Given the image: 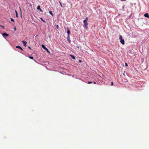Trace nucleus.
Returning a JSON list of instances; mask_svg holds the SVG:
<instances>
[{
    "instance_id": "a878e982",
    "label": "nucleus",
    "mask_w": 149,
    "mask_h": 149,
    "mask_svg": "<svg viewBox=\"0 0 149 149\" xmlns=\"http://www.w3.org/2000/svg\"><path fill=\"white\" fill-rule=\"evenodd\" d=\"M122 1H124L125 0H121Z\"/></svg>"
},
{
    "instance_id": "5701e85b",
    "label": "nucleus",
    "mask_w": 149,
    "mask_h": 149,
    "mask_svg": "<svg viewBox=\"0 0 149 149\" xmlns=\"http://www.w3.org/2000/svg\"><path fill=\"white\" fill-rule=\"evenodd\" d=\"M113 85V82H112L111 83V85Z\"/></svg>"
},
{
    "instance_id": "f257e3e1",
    "label": "nucleus",
    "mask_w": 149,
    "mask_h": 149,
    "mask_svg": "<svg viewBox=\"0 0 149 149\" xmlns=\"http://www.w3.org/2000/svg\"><path fill=\"white\" fill-rule=\"evenodd\" d=\"M83 22L84 24L83 25L85 29H87L88 28V24L87 22L86 21L84 20Z\"/></svg>"
},
{
    "instance_id": "393cba45",
    "label": "nucleus",
    "mask_w": 149,
    "mask_h": 149,
    "mask_svg": "<svg viewBox=\"0 0 149 149\" xmlns=\"http://www.w3.org/2000/svg\"><path fill=\"white\" fill-rule=\"evenodd\" d=\"M94 84H95L96 83L95 82H94Z\"/></svg>"
},
{
    "instance_id": "f3484780",
    "label": "nucleus",
    "mask_w": 149,
    "mask_h": 149,
    "mask_svg": "<svg viewBox=\"0 0 149 149\" xmlns=\"http://www.w3.org/2000/svg\"><path fill=\"white\" fill-rule=\"evenodd\" d=\"M41 20H42L43 22H45V21L44 20H43V19L42 18H41Z\"/></svg>"
},
{
    "instance_id": "f8f14e48",
    "label": "nucleus",
    "mask_w": 149,
    "mask_h": 149,
    "mask_svg": "<svg viewBox=\"0 0 149 149\" xmlns=\"http://www.w3.org/2000/svg\"><path fill=\"white\" fill-rule=\"evenodd\" d=\"M29 57L30 58V59H33V56H29Z\"/></svg>"
},
{
    "instance_id": "6e6552de",
    "label": "nucleus",
    "mask_w": 149,
    "mask_h": 149,
    "mask_svg": "<svg viewBox=\"0 0 149 149\" xmlns=\"http://www.w3.org/2000/svg\"><path fill=\"white\" fill-rule=\"evenodd\" d=\"M16 48L19 49H21L22 50H23V49L22 48V47L19 45L16 46Z\"/></svg>"
},
{
    "instance_id": "20e7f679",
    "label": "nucleus",
    "mask_w": 149,
    "mask_h": 149,
    "mask_svg": "<svg viewBox=\"0 0 149 149\" xmlns=\"http://www.w3.org/2000/svg\"><path fill=\"white\" fill-rule=\"evenodd\" d=\"M67 32L68 34V38H69V34L70 33V30H69V29H68V28H67Z\"/></svg>"
},
{
    "instance_id": "4be33fe9",
    "label": "nucleus",
    "mask_w": 149,
    "mask_h": 149,
    "mask_svg": "<svg viewBox=\"0 0 149 149\" xmlns=\"http://www.w3.org/2000/svg\"><path fill=\"white\" fill-rule=\"evenodd\" d=\"M46 50L47 51V52L50 53V52L49 51V50H48V49H47V50Z\"/></svg>"
},
{
    "instance_id": "7ed1b4c3",
    "label": "nucleus",
    "mask_w": 149,
    "mask_h": 149,
    "mask_svg": "<svg viewBox=\"0 0 149 149\" xmlns=\"http://www.w3.org/2000/svg\"><path fill=\"white\" fill-rule=\"evenodd\" d=\"M2 35L4 38H5L6 36H9V34H7L6 33H3L2 34Z\"/></svg>"
},
{
    "instance_id": "4468645a",
    "label": "nucleus",
    "mask_w": 149,
    "mask_h": 149,
    "mask_svg": "<svg viewBox=\"0 0 149 149\" xmlns=\"http://www.w3.org/2000/svg\"><path fill=\"white\" fill-rule=\"evenodd\" d=\"M88 20V18L87 17H86V18L85 19H84V20L86 21L87 22Z\"/></svg>"
},
{
    "instance_id": "423d86ee",
    "label": "nucleus",
    "mask_w": 149,
    "mask_h": 149,
    "mask_svg": "<svg viewBox=\"0 0 149 149\" xmlns=\"http://www.w3.org/2000/svg\"><path fill=\"white\" fill-rule=\"evenodd\" d=\"M144 16L146 17H147V18H149V16L148 14V13H146L144 15Z\"/></svg>"
},
{
    "instance_id": "aec40b11",
    "label": "nucleus",
    "mask_w": 149,
    "mask_h": 149,
    "mask_svg": "<svg viewBox=\"0 0 149 149\" xmlns=\"http://www.w3.org/2000/svg\"><path fill=\"white\" fill-rule=\"evenodd\" d=\"M40 10L41 12H43L41 8L40 9Z\"/></svg>"
},
{
    "instance_id": "6ab92c4d",
    "label": "nucleus",
    "mask_w": 149,
    "mask_h": 149,
    "mask_svg": "<svg viewBox=\"0 0 149 149\" xmlns=\"http://www.w3.org/2000/svg\"><path fill=\"white\" fill-rule=\"evenodd\" d=\"M56 27L58 29V25H57L56 26Z\"/></svg>"
},
{
    "instance_id": "39448f33",
    "label": "nucleus",
    "mask_w": 149,
    "mask_h": 149,
    "mask_svg": "<svg viewBox=\"0 0 149 149\" xmlns=\"http://www.w3.org/2000/svg\"><path fill=\"white\" fill-rule=\"evenodd\" d=\"M22 43L24 45L25 47H26V43H27V42L26 41H25L24 40H23L22 41Z\"/></svg>"
},
{
    "instance_id": "ddd939ff",
    "label": "nucleus",
    "mask_w": 149,
    "mask_h": 149,
    "mask_svg": "<svg viewBox=\"0 0 149 149\" xmlns=\"http://www.w3.org/2000/svg\"><path fill=\"white\" fill-rule=\"evenodd\" d=\"M15 12L16 13V16L17 17H18L17 12L16 10L15 11Z\"/></svg>"
},
{
    "instance_id": "9d476101",
    "label": "nucleus",
    "mask_w": 149,
    "mask_h": 149,
    "mask_svg": "<svg viewBox=\"0 0 149 149\" xmlns=\"http://www.w3.org/2000/svg\"><path fill=\"white\" fill-rule=\"evenodd\" d=\"M49 13L50 15H51L52 16H53V14L52 13V11L50 10L49 12Z\"/></svg>"
},
{
    "instance_id": "412c9836",
    "label": "nucleus",
    "mask_w": 149,
    "mask_h": 149,
    "mask_svg": "<svg viewBox=\"0 0 149 149\" xmlns=\"http://www.w3.org/2000/svg\"><path fill=\"white\" fill-rule=\"evenodd\" d=\"M125 66H128V65H127V63H125Z\"/></svg>"
},
{
    "instance_id": "0eeeda50",
    "label": "nucleus",
    "mask_w": 149,
    "mask_h": 149,
    "mask_svg": "<svg viewBox=\"0 0 149 149\" xmlns=\"http://www.w3.org/2000/svg\"><path fill=\"white\" fill-rule=\"evenodd\" d=\"M42 47L43 49H44L45 50H47V48H46L44 45H42Z\"/></svg>"
},
{
    "instance_id": "a211bd4d",
    "label": "nucleus",
    "mask_w": 149,
    "mask_h": 149,
    "mask_svg": "<svg viewBox=\"0 0 149 149\" xmlns=\"http://www.w3.org/2000/svg\"><path fill=\"white\" fill-rule=\"evenodd\" d=\"M59 3H60V4L61 6L62 7L63 6H62V5L61 4V2H59Z\"/></svg>"
},
{
    "instance_id": "b1692460",
    "label": "nucleus",
    "mask_w": 149,
    "mask_h": 149,
    "mask_svg": "<svg viewBox=\"0 0 149 149\" xmlns=\"http://www.w3.org/2000/svg\"><path fill=\"white\" fill-rule=\"evenodd\" d=\"M28 47V48H29V49H31V47H30L29 46Z\"/></svg>"
},
{
    "instance_id": "9b49d317",
    "label": "nucleus",
    "mask_w": 149,
    "mask_h": 149,
    "mask_svg": "<svg viewBox=\"0 0 149 149\" xmlns=\"http://www.w3.org/2000/svg\"><path fill=\"white\" fill-rule=\"evenodd\" d=\"M37 10H40V6H38V7H37Z\"/></svg>"
},
{
    "instance_id": "bb28decb",
    "label": "nucleus",
    "mask_w": 149,
    "mask_h": 149,
    "mask_svg": "<svg viewBox=\"0 0 149 149\" xmlns=\"http://www.w3.org/2000/svg\"><path fill=\"white\" fill-rule=\"evenodd\" d=\"M15 30H16V28L15 27Z\"/></svg>"
},
{
    "instance_id": "cd10ccee",
    "label": "nucleus",
    "mask_w": 149,
    "mask_h": 149,
    "mask_svg": "<svg viewBox=\"0 0 149 149\" xmlns=\"http://www.w3.org/2000/svg\"><path fill=\"white\" fill-rule=\"evenodd\" d=\"M77 47L78 48H79V47Z\"/></svg>"
},
{
    "instance_id": "2eb2a0df",
    "label": "nucleus",
    "mask_w": 149,
    "mask_h": 149,
    "mask_svg": "<svg viewBox=\"0 0 149 149\" xmlns=\"http://www.w3.org/2000/svg\"><path fill=\"white\" fill-rule=\"evenodd\" d=\"M10 19H11V21H12L13 22H14V20L13 18H10Z\"/></svg>"
},
{
    "instance_id": "1a4fd4ad",
    "label": "nucleus",
    "mask_w": 149,
    "mask_h": 149,
    "mask_svg": "<svg viewBox=\"0 0 149 149\" xmlns=\"http://www.w3.org/2000/svg\"><path fill=\"white\" fill-rule=\"evenodd\" d=\"M70 56L71 57V58L74 59H75V57L73 56V55H70Z\"/></svg>"
},
{
    "instance_id": "f03ea898",
    "label": "nucleus",
    "mask_w": 149,
    "mask_h": 149,
    "mask_svg": "<svg viewBox=\"0 0 149 149\" xmlns=\"http://www.w3.org/2000/svg\"><path fill=\"white\" fill-rule=\"evenodd\" d=\"M119 39L120 40V42L123 45H124L125 44V41L123 39H122V36L121 35L119 36Z\"/></svg>"
},
{
    "instance_id": "dca6fc26",
    "label": "nucleus",
    "mask_w": 149,
    "mask_h": 149,
    "mask_svg": "<svg viewBox=\"0 0 149 149\" xmlns=\"http://www.w3.org/2000/svg\"><path fill=\"white\" fill-rule=\"evenodd\" d=\"M92 82H91V81H88V84H91V83H92Z\"/></svg>"
}]
</instances>
